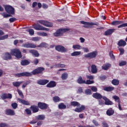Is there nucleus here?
<instances>
[{
	"label": "nucleus",
	"instance_id": "1",
	"mask_svg": "<svg viewBox=\"0 0 127 127\" xmlns=\"http://www.w3.org/2000/svg\"><path fill=\"white\" fill-rule=\"evenodd\" d=\"M48 46H49V45L45 42L41 43L37 46L35 44L32 43H24L22 45V47H24V48H36V47L38 48H47Z\"/></svg>",
	"mask_w": 127,
	"mask_h": 127
},
{
	"label": "nucleus",
	"instance_id": "2",
	"mask_svg": "<svg viewBox=\"0 0 127 127\" xmlns=\"http://www.w3.org/2000/svg\"><path fill=\"white\" fill-rule=\"evenodd\" d=\"M10 53L12 56H15L17 59L22 58V54H21L20 50L17 48L11 49Z\"/></svg>",
	"mask_w": 127,
	"mask_h": 127
},
{
	"label": "nucleus",
	"instance_id": "3",
	"mask_svg": "<svg viewBox=\"0 0 127 127\" xmlns=\"http://www.w3.org/2000/svg\"><path fill=\"white\" fill-rule=\"evenodd\" d=\"M124 21L115 20L111 23V25L118 26V28H122V27H127V23H124Z\"/></svg>",
	"mask_w": 127,
	"mask_h": 127
},
{
	"label": "nucleus",
	"instance_id": "4",
	"mask_svg": "<svg viewBox=\"0 0 127 127\" xmlns=\"http://www.w3.org/2000/svg\"><path fill=\"white\" fill-rule=\"evenodd\" d=\"M70 30L69 28H60L58 29L54 33V36L55 37H59V36H63L64 32H67Z\"/></svg>",
	"mask_w": 127,
	"mask_h": 127
},
{
	"label": "nucleus",
	"instance_id": "5",
	"mask_svg": "<svg viewBox=\"0 0 127 127\" xmlns=\"http://www.w3.org/2000/svg\"><path fill=\"white\" fill-rule=\"evenodd\" d=\"M80 22L81 24H84L83 27L85 28H93V25H99L98 22H89L85 21H80Z\"/></svg>",
	"mask_w": 127,
	"mask_h": 127
},
{
	"label": "nucleus",
	"instance_id": "6",
	"mask_svg": "<svg viewBox=\"0 0 127 127\" xmlns=\"http://www.w3.org/2000/svg\"><path fill=\"white\" fill-rule=\"evenodd\" d=\"M45 70V68L43 67H39L33 70L31 72H30L32 75H36L37 74H43V71Z\"/></svg>",
	"mask_w": 127,
	"mask_h": 127
},
{
	"label": "nucleus",
	"instance_id": "7",
	"mask_svg": "<svg viewBox=\"0 0 127 127\" xmlns=\"http://www.w3.org/2000/svg\"><path fill=\"white\" fill-rule=\"evenodd\" d=\"M98 55V52L97 51H93L91 53H89L84 55L85 58H89V59H93V58H96Z\"/></svg>",
	"mask_w": 127,
	"mask_h": 127
},
{
	"label": "nucleus",
	"instance_id": "8",
	"mask_svg": "<svg viewBox=\"0 0 127 127\" xmlns=\"http://www.w3.org/2000/svg\"><path fill=\"white\" fill-rule=\"evenodd\" d=\"M37 22L38 23H40V24H42V25L46 26L47 27H52V26H53V24H52V23L44 20H38Z\"/></svg>",
	"mask_w": 127,
	"mask_h": 127
},
{
	"label": "nucleus",
	"instance_id": "9",
	"mask_svg": "<svg viewBox=\"0 0 127 127\" xmlns=\"http://www.w3.org/2000/svg\"><path fill=\"white\" fill-rule=\"evenodd\" d=\"M37 22L38 23H40V24H42V25L46 26L47 27H52V26H53V24H52V23L44 20H38Z\"/></svg>",
	"mask_w": 127,
	"mask_h": 127
},
{
	"label": "nucleus",
	"instance_id": "10",
	"mask_svg": "<svg viewBox=\"0 0 127 127\" xmlns=\"http://www.w3.org/2000/svg\"><path fill=\"white\" fill-rule=\"evenodd\" d=\"M31 76H32V74L28 72H24L15 74V77H17L18 78H20V77H31Z\"/></svg>",
	"mask_w": 127,
	"mask_h": 127
},
{
	"label": "nucleus",
	"instance_id": "11",
	"mask_svg": "<svg viewBox=\"0 0 127 127\" xmlns=\"http://www.w3.org/2000/svg\"><path fill=\"white\" fill-rule=\"evenodd\" d=\"M55 49L57 50V51L62 52V53H65L68 51V49L62 45L56 46Z\"/></svg>",
	"mask_w": 127,
	"mask_h": 127
},
{
	"label": "nucleus",
	"instance_id": "12",
	"mask_svg": "<svg viewBox=\"0 0 127 127\" xmlns=\"http://www.w3.org/2000/svg\"><path fill=\"white\" fill-rule=\"evenodd\" d=\"M5 10L7 12V13H9V14L13 15L15 13L14 8L10 5H7L5 6Z\"/></svg>",
	"mask_w": 127,
	"mask_h": 127
},
{
	"label": "nucleus",
	"instance_id": "13",
	"mask_svg": "<svg viewBox=\"0 0 127 127\" xmlns=\"http://www.w3.org/2000/svg\"><path fill=\"white\" fill-rule=\"evenodd\" d=\"M37 106L40 110H47L48 108V104L43 102H38Z\"/></svg>",
	"mask_w": 127,
	"mask_h": 127
},
{
	"label": "nucleus",
	"instance_id": "14",
	"mask_svg": "<svg viewBox=\"0 0 127 127\" xmlns=\"http://www.w3.org/2000/svg\"><path fill=\"white\" fill-rule=\"evenodd\" d=\"M12 57L11 56V54L9 52H5L3 54L2 59L3 60H11Z\"/></svg>",
	"mask_w": 127,
	"mask_h": 127
},
{
	"label": "nucleus",
	"instance_id": "15",
	"mask_svg": "<svg viewBox=\"0 0 127 127\" xmlns=\"http://www.w3.org/2000/svg\"><path fill=\"white\" fill-rule=\"evenodd\" d=\"M1 99L2 100H6V99H12V95L10 93H8V94L6 93H3L0 96Z\"/></svg>",
	"mask_w": 127,
	"mask_h": 127
},
{
	"label": "nucleus",
	"instance_id": "16",
	"mask_svg": "<svg viewBox=\"0 0 127 127\" xmlns=\"http://www.w3.org/2000/svg\"><path fill=\"white\" fill-rule=\"evenodd\" d=\"M38 85H41V86H44L46 84L49 83V80L48 79H39L37 82Z\"/></svg>",
	"mask_w": 127,
	"mask_h": 127
},
{
	"label": "nucleus",
	"instance_id": "17",
	"mask_svg": "<svg viewBox=\"0 0 127 127\" xmlns=\"http://www.w3.org/2000/svg\"><path fill=\"white\" fill-rule=\"evenodd\" d=\"M30 109L31 111H32L33 114H35V113H38V112H39V108L38 107V105H32L30 107Z\"/></svg>",
	"mask_w": 127,
	"mask_h": 127
},
{
	"label": "nucleus",
	"instance_id": "18",
	"mask_svg": "<svg viewBox=\"0 0 127 127\" xmlns=\"http://www.w3.org/2000/svg\"><path fill=\"white\" fill-rule=\"evenodd\" d=\"M93 98L96 99V100H102V99H104V96H102V94L96 92L92 94Z\"/></svg>",
	"mask_w": 127,
	"mask_h": 127
},
{
	"label": "nucleus",
	"instance_id": "19",
	"mask_svg": "<svg viewBox=\"0 0 127 127\" xmlns=\"http://www.w3.org/2000/svg\"><path fill=\"white\" fill-rule=\"evenodd\" d=\"M56 85H57V83H56V81L51 80L48 83L46 87L47 88H55V87H56Z\"/></svg>",
	"mask_w": 127,
	"mask_h": 127
},
{
	"label": "nucleus",
	"instance_id": "20",
	"mask_svg": "<svg viewBox=\"0 0 127 127\" xmlns=\"http://www.w3.org/2000/svg\"><path fill=\"white\" fill-rule=\"evenodd\" d=\"M115 31H116V29H109L104 32V35H105V36L112 35Z\"/></svg>",
	"mask_w": 127,
	"mask_h": 127
},
{
	"label": "nucleus",
	"instance_id": "21",
	"mask_svg": "<svg viewBox=\"0 0 127 127\" xmlns=\"http://www.w3.org/2000/svg\"><path fill=\"white\" fill-rule=\"evenodd\" d=\"M103 100L105 101V104L106 105V106H112V105L114 104L113 102L106 96H103Z\"/></svg>",
	"mask_w": 127,
	"mask_h": 127
},
{
	"label": "nucleus",
	"instance_id": "22",
	"mask_svg": "<svg viewBox=\"0 0 127 127\" xmlns=\"http://www.w3.org/2000/svg\"><path fill=\"white\" fill-rule=\"evenodd\" d=\"M5 114L7 116H14L15 115V112H14V110L8 109L5 110Z\"/></svg>",
	"mask_w": 127,
	"mask_h": 127
},
{
	"label": "nucleus",
	"instance_id": "23",
	"mask_svg": "<svg viewBox=\"0 0 127 127\" xmlns=\"http://www.w3.org/2000/svg\"><path fill=\"white\" fill-rule=\"evenodd\" d=\"M85 109H86V107L84 106V105H81L80 107L76 108L74 109V112H76V113H81V112L84 111Z\"/></svg>",
	"mask_w": 127,
	"mask_h": 127
},
{
	"label": "nucleus",
	"instance_id": "24",
	"mask_svg": "<svg viewBox=\"0 0 127 127\" xmlns=\"http://www.w3.org/2000/svg\"><path fill=\"white\" fill-rule=\"evenodd\" d=\"M17 100L18 101H19L20 103H21V104H22V105H24L25 106H29V105H30V103H29V102L24 99L18 98Z\"/></svg>",
	"mask_w": 127,
	"mask_h": 127
},
{
	"label": "nucleus",
	"instance_id": "25",
	"mask_svg": "<svg viewBox=\"0 0 127 127\" xmlns=\"http://www.w3.org/2000/svg\"><path fill=\"white\" fill-rule=\"evenodd\" d=\"M112 66V64L110 63L105 64L102 66V69L104 70V71H108L109 70V68Z\"/></svg>",
	"mask_w": 127,
	"mask_h": 127
},
{
	"label": "nucleus",
	"instance_id": "26",
	"mask_svg": "<svg viewBox=\"0 0 127 127\" xmlns=\"http://www.w3.org/2000/svg\"><path fill=\"white\" fill-rule=\"evenodd\" d=\"M117 45L119 47H125L127 45V42L125 40L121 39L118 41Z\"/></svg>",
	"mask_w": 127,
	"mask_h": 127
},
{
	"label": "nucleus",
	"instance_id": "27",
	"mask_svg": "<svg viewBox=\"0 0 127 127\" xmlns=\"http://www.w3.org/2000/svg\"><path fill=\"white\" fill-rule=\"evenodd\" d=\"M114 114H115V111L112 108H109L106 111V115H107V116H108L109 117L113 116Z\"/></svg>",
	"mask_w": 127,
	"mask_h": 127
},
{
	"label": "nucleus",
	"instance_id": "28",
	"mask_svg": "<svg viewBox=\"0 0 127 127\" xmlns=\"http://www.w3.org/2000/svg\"><path fill=\"white\" fill-rule=\"evenodd\" d=\"M29 53H31L34 57H39V53L38 51L34 50H31L29 51Z\"/></svg>",
	"mask_w": 127,
	"mask_h": 127
},
{
	"label": "nucleus",
	"instance_id": "29",
	"mask_svg": "<svg viewBox=\"0 0 127 127\" xmlns=\"http://www.w3.org/2000/svg\"><path fill=\"white\" fill-rule=\"evenodd\" d=\"M91 72L92 74H96L98 73V68H97V66L95 64L91 65Z\"/></svg>",
	"mask_w": 127,
	"mask_h": 127
},
{
	"label": "nucleus",
	"instance_id": "30",
	"mask_svg": "<svg viewBox=\"0 0 127 127\" xmlns=\"http://www.w3.org/2000/svg\"><path fill=\"white\" fill-rule=\"evenodd\" d=\"M103 90L106 91V92H112V91L115 90V87L113 86H106L103 88Z\"/></svg>",
	"mask_w": 127,
	"mask_h": 127
},
{
	"label": "nucleus",
	"instance_id": "31",
	"mask_svg": "<svg viewBox=\"0 0 127 127\" xmlns=\"http://www.w3.org/2000/svg\"><path fill=\"white\" fill-rule=\"evenodd\" d=\"M29 64H30V62H29L27 60H22L20 62L21 66H27V65H29Z\"/></svg>",
	"mask_w": 127,
	"mask_h": 127
},
{
	"label": "nucleus",
	"instance_id": "32",
	"mask_svg": "<svg viewBox=\"0 0 127 127\" xmlns=\"http://www.w3.org/2000/svg\"><path fill=\"white\" fill-rule=\"evenodd\" d=\"M23 83V81H16V82H13L12 85L14 87H16V88H18L20 87V84H22Z\"/></svg>",
	"mask_w": 127,
	"mask_h": 127
},
{
	"label": "nucleus",
	"instance_id": "33",
	"mask_svg": "<svg viewBox=\"0 0 127 127\" xmlns=\"http://www.w3.org/2000/svg\"><path fill=\"white\" fill-rule=\"evenodd\" d=\"M43 26L39 25V24H35L33 25V28L35 29V30H42Z\"/></svg>",
	"mask_w": 127,
	"mask_h": 127
},
{
	"label": "nucleus",
	"instance_id": "34",
	"mask_svg": "<svg viewBox=\"0 0 127 127\" xmlns=\"http://www.w3.org/2000/svg\"><path fill=\"white\" fill-rule=\"evenodd\" d=\"M71 106H72L73 107H80L81 104L80 103L77 102V101H72L70 102Z\"/></svg>",
	"mask_w": 127,
	"mask_h": 127
},
{
	"label": "nucleus",
	"instance_id": "35",
	"mask_svg": "<svg viewBox=\"0 0 127 127\" xmlns=\"http://www.w3.org/2000/svg\"><path fill=\"white\" fill-rule=\"evenodd\" d=\"M111 83L112 85H114V86H118L120 84V80L117 79H113L112 80Z\"/></svg>",
	"mask_w": 127,
	"mask_h": 127
},
{
	"label": "nucleus",
	"instance_id": "36",
	"mask_svg": "<svg viewBox=\"0 0 127 127\" xmlns=\"http://www.w3.org/2000/svg\"><path fill=\"white\" fill-rule=\"evenodd\" d=\"M77 82L78 84H85L86 83V80H83L82 76H79L77 80Z\"/></svg>",
	"mask_w": 127,
	"mask_h": 127
},
{
	"label": "nucleus",
	"instance_id": "37",
	"mask_svg": "<svg viewBox=\"0 0 127 127\" xmlns=\"http://www.w3.org/2000/svg\"><path fill=\"white\" fill-rule=\"evenodd\" d=\"M55 68H65L66 65L64 64H58L54 65Z\"/></svg>",
	"mask_w": 127,
	"mask_h": 127
},
{
	"label": "nucleus",
	"instance_id": "38",
	"mask_svg": "<svg viewBox=\"0 0 127 127\" xmlns=\"http://www.w3.org/2000/svg\"><path fill=\"white\" fill-rule=\"evenodd\" d=\"M59 109H60V110H65V109H66V108H67V106H66V105L65 104H64V103H61L59 104Z\"/></svg>",
	"mask_w": 127,
	"mask_h": 127
},
{
	"label": "nucleus",
	"instance_id": "39",
	"mask_svg": "<svg viewBox=\"0 0 127 127\" xmlns=\"http://www.w3.org/2000/svg\"><path fill=\"white\" fill-rule=\"evenodd\" d=\"M37 120H39L40 121H43L45 119V116L43 115H39L38 116L36 117Z\"/></svg>",
	"mask_w": 127,
	"mask_h": 127
},
{
	"label": "nucleus",
	"instance_id": "40",
	"mask_svg": "<svg viewBox=\"0 0 127 127\" xmlns=\"http://www.w3.org/2000/svg\"><path fill=\"white\" fill-rule=\"evenodd\" d=\"M61 78L64 80H67L68 78V73L66 72L63 73L61 76Z\"/></svg>",
	"mask_w": 127,
	"mask_h": 127
},
{
	"label": "nucleus",
	"instance_id": "41",
	"mask_svg": "<svg viewBox=\"0 0 127 127\" xmlns=\"http://www.w3.org/2000/svg\"><path fill=\"white\" fill-rule=\"evenodd\" d=\"M81 55V51H75L71 54V56H79Z\"/></svg>",
	"mask_w": 127,
	"mask_h": 127
},
{
	"label": "nucleus",
	"instance_id": "42",
	"mask_svg": "<svg viewBox=\"0 0 127 127\" xmlns=\"http://www.w3.org/2000/svg\"><path fill=\"white\" fill-rule=\"evenodd\" d=\"M53 100L55 103H58L61 101V99L59 96H55L53 98Z\"/></svg>",
	"mask_w": 127,
	"mask_h": 127
},
{
	"label": "nucleus",
	"instance_id": "43",
	"mask_svg": "<svg viewBox=\"0 0 127 127\" xmlns=\"http://www.w3.org/2000/svg\"><path fill=\"white\" fill-rule=\"evenodd\" d=\"M1 15H2V17H4V18H6L7 17H10L12 16L10 14H6L5 12H3L1 13Z\"/></svg>",
	"mask_w": 127,
	"mask_h": 127
},
{
	"label": "nucleus",
	"instance_id": "44",
	"mask_svg": "<svg viewBox=\"0 0 127 127\" xmlns=\"http://www.w3.org/2000/svg\"><path fill=\"white\" fill-rule=\"evenodd\" d=\"M17 92L19 96H20V97L21 98V99L24 98V95H23V93H22V91H21V90H20L19 89H17Z\"/></svg>",
	"mask_w": 127,
	"mask_h": 127
},
{
	"label": "nucleus",
	"instance_id": "45",
	"mask_svg": "<svg viewBox=\"0 0 127 127\" xmlns=\"http://www.w3.org/2000/svg\"><path fill=\"white\" fill-rule=\"evenodd\" d=\"M113 99H114L115 100V101L116 102H117V103H121V100L120 99V97H119V96L115 95V96H113L112 97Z\"/></svg>",
	"mask_w": 127,
	"mask_h": 127
},
{
	"label": "nucleus",
	"instance_id": "46",
	"mask_svg": "<svg viewBox=\"0 0 127 127\" xmlns=\"http://www.w3.org/2000/svg\"><path fill=\"white\" fill-rule=\"evenodd\" d=\"M84 93L85 95H91L92 90L90 89H87L86 90H85Z\"/></svg>",
	"mask_w": 127,
	"mask_h": 127
},
{
	"label": "nucleus",
	"instance_id": "47",
	"mask_svg": "<svg viewBox=\"0 0 127 127\" xmlns=\"http://www.w3.org/2000/svg\"><path fill=\"white\" fill-rule=\"evenodd\" d=\"M94 83H95V81L91 80L90 79H88L85 81V84H86V85H91L92 84H94Z\"/></svg>",
	"mask_w": 127,
	"mask_h": 127
},
{
	"label": "nucleus",
	"instance_id": "48",
	"mask_svg": "<svg viewBox=\"0 0 127 127\" xmlns=\"http://www.w3.org/2000/svg\"><path fill=\"white\" fill-rule=\"evenodd\" d=\"M30 84V81L29 80H27L26 81L22 86V89H24V88H25L27 85H29Z\"/></svg>",
	"mask_w": 127,
	"mask_h": 127
},
{
	"label": "nucleus",
	"instance_id": "49",
	"mask_svg": "<svg viewBox=\"0 0 127 127\" xmlns=\"http://www.w3.org/2000/svg\"><path fill=\"white\" fill-rule=\"evenodd\" d=\"M73 49H77V50H80L81 49V46L80 45H74L72 46Z\"/></svg>",
	"mask_w": 127,
	"mask_h": 127
},
{
	"label": "nucleus",
	"instance_id": "50",
	"mask_svg": "<svg viewBox=\"0 0 127 127\" xmlns=\"http://www.w3.org/2000/svg\"><path fill=\"white\" fill-rule=\"evenodd\" d=\"M127 64V62L126 61H122L120 63H119V66L122 67V66H125Z\"/></svg>",
	"mask_w": 127,
	"mask_h": 127
},
{
	"label": "nucleus",
	"instance_id": "51",
	"mask_svg": "<svg viewBox=\"0 0 127 127\" xmlns=\"http://www.w3.org/2000/svg\"><path fill=\"white\" fill-rule=\"evenodd\" d=\"M109 55H110V57L111 58V59H113V60H116V58L115 57L114 54H113V51H111L109 53Z\"/></svg>",
	"mask_w": 127,
	"mask_h": 127
},
{
	"label": "nucleus",
	"instance_id": "52",
	"mask_svg": "<svg viewBox=\"0 0 127 127\" xmlns=\"http://www.w3.org/2000/svg\"><path fill=\"white\" fill-rule=\"evenodd\" d=\"M32 41H39V40H40V38L38 37H33L32 38Z\"/></svg>",
	"mask_w": 127,
	"mask_h": 127
},
{
	"label": "nucleus",
	"instance_id": "53",
	"mask_svg": "<svg viewBox=\"0 0 127 127\" xmlns=\"http://www.w3.org/2000/svg\"><path fill=\"white\" fill-rule=\"evenodd\" d=\"M30 35H33L34 34V30L32 29H30L28 30Z\"/></svg>",
	"mask_w": 127,
	"mask_h": 127
},
{
	"label": "nucleus",
	"instance_id": "54",
	"mask_svg": "<svg viewBox=\"0 0 127 127\" xmlns=\"http://www.w3.org/2000/svg\"><path fill=\"white\" fill-rule=\"evenodd\" d=\"M17 103H12L11 104V107L13 108V109H14V110H15V109H16V108H17Z\"/></svg>",
	"mask_w": 127,
	"mask_h": 127
},
{
	"label": "nucleus",
	"instance_id": "55",
	"mask_svg": "<svg viewBox=\"0 0 127 127\" xmlns=\"http://www.w3.org/2000/svg\"><path fill=\"white\" fill-rule=\"evenodd\" d=\"M9 127L8 124L6 123H0V127Z\"/></svg>",
	"mask_w": 127,
	"mask_h": 127
},
{
	"label": "nucleus",
	"instance_id": "56",
	"mask_svg": "<svg viewBox=\"0 0 127 127\" xmlns=\"http://www.w3.org/2000/svg\"><path fill=\"white\" fill-rule=\"evenodd\" d=\"M119 51L120 53V55H123V54L125 53V49H124L123 48H120Z\"/></svg>",
	"mask_w": 127,
	"mask_h": 127
},
{
	"label": "nucleus",
	"instance_id": "57",
	"mask_svg": "<svg viewBox=\"0 0 127 127\" xmlns=\"http://www.w3.org/2000/svg\"><path fill=\"white\" fill-rule=\"evenodd\" d=\"M86 78L88 80H93L94 79V76L93 75H86Z\"/></svg>",
	"mask_w": 127,
	"mask_h": 127
},
{
	"label": "nucleus",
	"instance_id": "58",
	"mask_svg": "<svg viewBox=\"0 0 127 127\" xmlns=\"http://www.w3.org/2000/svg\"><path fill=\"white\" fill-rule=\"evenodd\" d=\"M25 112L27 113V115H31L32 112H31V110L30 109H26L25 110Z\"/></svg>",
	"mask_w": 127,
	"mask_h": 127
},
{
	"label": "nucleus",
	"instance_id": "59",
	"mask_svg": "<svg viewBox=\"0 0 127 127\" xmlns=\"http://www.w3.org/2000/svg\"><path fill=\"white\" fill-rule=\"evenodd\" d=\"M92 123H93V124H94V126H95V127H98V126H99V123L95 120H93Z\"/></svg>",
	"mask_w": 127,
	"mask_h": 127
},
{
	"label": "nucleus",
	"instance_id": "60",
	"mask_svg": "<svg viewBox=\"0 0 127 127\" xmlns=\"http://www.w3.org/2000/svg\"><path fill=\"white\" fill-rule=\"evenodd\" d=\"M10 22L11 23L12 22H14V21H16V18L15 17H12V18H10L9 19Z\"/></svg>",
	"mask_w": 127,
	"mask_h": 127
},
{
	"label": "nucleus",
	"instance_id": "61",
	"mask_svg": "<svg viewBox=\"0 0 127 127\" xmlns=\"http://www.w3.org/2000/svg\"><path fill=\"white\" fill-rule=\"evenodd\" d=\"M42 7H43V8L46 9L48 8V5H47L45 3H44L42 4Z\"/></svg>",
	"mask_w": 127,
	"mask_h": 127
},
{
	"label": "nucleus",
	"instance_id": "62",
	"mask_svg": "<svg viewBox=\"0 0 127 127\" xmlns=\"http://www.w3.org/2000/svg\"><path fill=\"white\" fill-rule=\"evenodd\" d=\"M91 89L92 92H97L98 91V88L95 86H92Z\"/></svg>",
	"mask_w": 127,
	"mask_h": 127
},
{
	"label": "nucleus",
	"instance_id": "63",
	"mask_svg": "<svg viewBox=\"0 0 127 127\" xmlns=\"http://www.w3.org/2000/svg\"><path fill=\"white\" fill-rule=\"evenodd\" d=\"M103 127H109V125L107 124V122H106V121H103L102 123Z\"/></svg>",
	"mask_w": 127,
	"mask_h": 127
},
{
	"label": "nucleus",
	"instance_id": "64",
	"mask_svg": "<svg viewBox=\"0 0 127 127\" xmlns=\"http://www.w3.org/2000/svg\"><path fill=\"white\" fill-rule=\"evenodd\" d=\"M40 36H47V33L45 32H41L39 33Z\"/></svg>",
	"mask_w": 127,
	"mask_h": 127
}]
</instances>
